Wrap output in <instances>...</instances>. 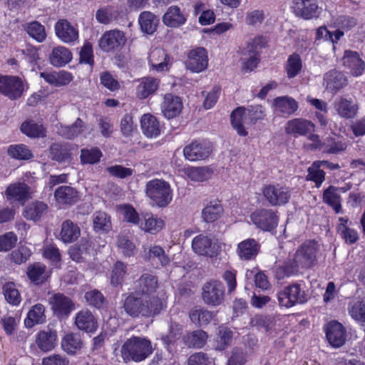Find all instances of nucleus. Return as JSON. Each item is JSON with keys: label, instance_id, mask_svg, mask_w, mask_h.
<instances>
[{"label": "nucleus", "instance_id": "obj_48", "mask_svg": "<svg viewBox=\"0 0 365 365\" xmlns=\"http://www.w3.org/2000/svg\"><path fill=\"white\" fill-rule=\"evenodd\" d=\"M49 152L51 158L59 163L71 159V153L66 144L53 143L50 146Z\"/></svg>", "mask_w": 365, "mask_h": 365}, {"label": "nucleus", "instance_id": "obj_46", "mask_svg": "<svg viewBox=\"0 0 365 365\" xmlns=\"http://www.w3.org/2000/svg\"><path fill=\"white\" fill-rule=\"evenodd\" d=\"M323 201L332 207L336 213L341 211V197L336 187L330 185L324 191Z\"/></svg>", "mask_w": 365, "mask_h": 365}, {"label": "nucleus", "instance_id": "obj_36", "mask_svg": "<svg viewBox=\"0 0 365 365\" xmlns=\"http://www.w3.org/2000/svg\"><path fill=\"white\" fill-rule=\"evenodd\" d=\"M83 341L78 334L68 333L61 341V347L67 354H75L81 349Z\"/></svg>", "mask_w": 365, "mask_h": 365}, {"label": "nucleus", "instance_id": "obj_29", "mask_svg": "<svg viewBox=\"0 0 365 365\" xmlns=\"http://www.w3.org/2000/svg\"><path fill=\"white\" fill-rule=\"evenodd\" d=\"M260 246L254 239H247L238 245L237 254L241 259L250 260L255 258L259 251Z\"/></svg>", "mask_w": 365, "mask_h": 365}, {"label": "nucleus", "instance_id": "obj_44", "mask_svg": "<svg viewBox=\"0 0 365 365\" xmlns=\"http://www.w3.org/2000/svg\"><path fill=\"white\" fill-rule=\"evenodd\" d=\"M21 131L30 138H43L46 136V129L42 124L33 120H26L21 125Z\"/></svg>", "mask_w": 365, "mask_h": 365}, {"label": "nucleus", "instance_id": "obj_41", "mask_svg": "<svg viewBox=\"0 0 365 365\" xmlns=\"http://www.w3.org/2000/svg\"><path fill=\"white\" fill-rule=\"evenodd\" d=\"M207 337V334L205 331L197 329L186 334L182 339L189 347L200 349L205 344Z\"/></svg>", "mask_w": 365, "mask_h": 365}, {"label": "nucleus", "instance_id": "obj_26", "mask_svg": "<svg viewBox=\"0 0 365 365\" xmlns=\"http://www.w3.org/2000/svg\"><path fill=\"white\" fill-rule=\"evenodd\" d=\"M160 80L153 77H144L138 80L136 96L139 99H145L158 89Z\"/></svg>", "mask_w": 365, "mask_h": 365}, {"label": "nucleus", "instance_id": "obj_39", "mask_svg": "<svg viewBox=\"0 0 365 365\" xmlns=\"http://www.w3.org/2000/svg\"><path fill=\"white\" fill-rule=\"evenodd\" d=\"M138 21L143 32L153 34L157 29L159 19L153 13L143 11L140 14Z\"/></svg>", "mask_w": 365, "mask_h": 365}, {"label": "nucleus", "instance_id": "obj_5", "mask_svg": "<svg viewBox=\"0 0 365 365\" xmlns=\"http://www.w3.org/2000/svg\"><path fill=\"white\" fill-rule=\"evenodd\" d=\"M223 245L217 239L202 234L195 237L192 242V248L195 253L210 258L220 255Z\"/></svg>", "mask_w": 365, "mask_h": 365}, {"label": "nucleus", "instance_id": "obj_52", "mask_svg": "<svg viewBox=\"0 0 365 365\" xmlns=\"http://www.w3.org/2000/svg\"><path fill=\"white\" fill-rule=\"evenodd\" d=\"M8 155L16 160H29L34 157L32 152L24 144L11 145L8 148Z\"/></svg>", "mask_w": 365, "mask_h": 365}, {"label": "nucleus", "instance_id": "obj_57", "mask_svg": "<svg viewBox=\"0 0 365 365\" xmlns=\"http://www.w3.org/2000/svg\"><path fill=\"white\" fill-rule=\"evenodd\" d=\"M46 266L36 263L28 268L27 274L29 279L36 283H43L46 280Z\"/></svg>", "mask_w": 365, "mask_h": 365}, {"label": "nucleus", "instance_id": "obj_17", "mask_svg": "<svg viewBox=\"0 0 365 365\" xmlns=\"http://www.w3.org/2000/svg\"><path fill=\"white\" fill-rule=\"evenodd\" d=\"M94 249L92 244L84 239L79 244L71 246L68 250V254L72 260L76 262H82L94 255Z\"/></svg>", "mask_w": 365, "mask_h": 365}, {"label": "nucleus", "instance_id": "obj_32", "mask_svg": "<svg viewBox=\"0 0 365 365\" xmlns=\"http://www.w3.org/2000/svg\"><path fill=\"white\" fill-rule=\"evenodd\" d=\"M56 202L62 205H71L77 202L78 192L71 186L63 185L58 187L54 192Z\"/></svg>", "mask_w": 365, "mask_h": 365}, {"label": "nucleus", "instance_id": "obj_47", "mask_svg": "<svg viewBox=\"0 0 365 365\" xmlns=\"http://www.w3.org/2000/svg\"><path fill=\"white\" fill-rule=\"evenodd\" d=\"M24 29L30 37L38 43L44 41L46 38L45 27L37 21H34L23 25Z\"/></svg>", "mask_w": 365, "mask_h": 365}, {"label": "nucleus", "instance_id": "obj_50", "mask_svg": "<svg viewBox=\"0 0 365 365\" xmlns=\"http://www.w3.org/2000/svg\"><path fill=\"white\" fill-rule=\"evenodd\" d=\"M189 317L194 324L202 326L210 323L212 318V314L208 310L196 307L190 310Z\"/></svg>", "mask_w": 365, "mask_h": 365}, {"label": "nucleus", "instance_id": "obj_4", "mask_svg": "<svg viewBox=\"0 0 365 365\" xmlns=\"http://www.w3.org/2000/svg\"><path fill=\"white\" fill-rule=\"evenodd\" d=\"M145 193L158 207L167 206L172 200L173 192L168 182L161 179L148 181L145 186Z\"/></svg>", "mask_w": 365, "mask_h": 365}, {"label": "nucleus", "instance_id": "obj_25", "mask_svg": "<svg viewBox=\"0 0 365 365\" xmlns=\"http://www.w3.org/2000/svg\"><path fill=\"white\" fill-rule=\"evenodd\" d=\"M75 324L78 329L86 332H93L98 327L96 318L88 309L81 310L76 314Z\"/></svg>", "mask_w": 365, "mask_h": 365}, {"label": "nucleus", "instance_id": "obj_27", "mask_svg": "<svg viewBox=\"0 0 365 365\" xmlns=\"http://www.w3.org/2000/svg\"><path fill=\"white\" fill-rule=\"evenodd\" d=\"M346 81L344 74L335 69L327 72L324 76V84L330 92H337L346 85Z\"/></svg>", "mask_w": 365, "mask_h": 365}, {"label": "nucleus", "instance_id": "obj_19", "mask_svg": "<svg viewBox=\"0 0 365 365\" xmlns=\"http://www.w3.org/2000/svg\"><path fill=\"white\" fill-rule=\"evenodd\" d=\"M182 102L180 97L171 93H167L164 96V101L161 108L163 115L168 119L178 116L182 109Z\"/></svg>", "mask_w": 365, "mask_h": 365}, {"label": "nucleus", "instance_id": "obj_60", "mask_svg": "<svg viewBox=\"0 0 365 365\" xmlns=\"http://www.w3.org/2000/svg\"><path fill=\"white\" fill-rule=\"evenodd\" d=\"M307 172V180L314 182L316 187H319L325 180V173L315 165V162L308 168Z\"/></svg>", "mask_w": 365, "mask_h": 365}, {"label": "nucleus", "instance_id": "obj_51", "mask_svg": "<svg viewBox=\"0 0 365 365\" xmlns=\"http://www.w3.org/2000/svg\"><path fill=\"white\" fill-rule=\"evenodd\" d=\"M223 209L219 202H211L202 212V217L207 222L217 220L222 214Z\"/></svg>", "mask_w": 365, "mask_h": 365}, {"label": "nucleus", "instance_id": "obj_10", "mask_svg": "<svg viewBox=\"0 0 365 365\" xmlns=\"http://www.w3.org/2000/svg\"><path fill=\"white\" fill-rule=\"evenodd\" d=\"M263 195L272 206L287 204L290 198V190L287 187L279 185H267L263 190Z\"/></svg>", "mask_w": 365, "mask_h": 365}, {"label": "nucleus", "instance_id": "obj_62", "mask_svg": "<svg viewBox=\"0 0 365 365\" xmlns=\"http://www.w3.org/2000/svg\"><path fill=\"white\" fill-rule=\"evenodd\" d=\"M232 339V331L227 328L220 329L216 339L215 349L217 350H224L230 344Z\"/></svg>", "mask_w": 365, "mask_h": 365}, {"label": "nucleus", "instance_id": "obj_6", "mask_svg": "<svg viewBox=\"0 0 365 365\" xmlns=\"http://www.w3.org/2000/svg\"><path fill=\"white\" fill-rule=\"evenodd\" d=\"M277 298L279 304L287 308L292 307L297 304H303L307 300L305 292L297 283L285 287L278 292Z\"/></svg>", "mask_w": 365, "mask_h": 365}, {"label": "nucleus", "instance_id": "obj_3", "mask_svg": "<svg viewBox=\"0 0 365 365\" xmlns=\"http://www.w3.org/2000/svg\"><path fill=\"white\" fill-rule=\"evenodd\" d=\"M124 362L145 360L153 352L150 340L144 337L133 336L125 341L120 349Z\"/></svg>", "mask_w": 365, "mask_h": 365}, {"label": "nucleus", "instance_id": "obj_9", "mask_svg": "<svg viewBox=\"0 0 365 365\" xmlns=\"http://www.w3.org/2000/svg\"><path fill=\"white\" fill-rule=\"evenodd\" d=\"M224 294V286L219 281L210 280L202 287V298L204 302L208 305H220L223 302Z\"/></svg>", "mask_w": 365, "mask_h": 365}, {"label": "nucleus", "instance_id": "obj_7", "mask_svg": "<svg viewBox=\"0 0 365 365\" xmlns=\"http://www.w3.org/2000/svg\"><path fill=\"white\" fill-rule=\"evenodd\" d=\"M251 221L259 229L270 232L278 224V217L271 209H259L253 212L250 215Z\"/></svg>", "mask_w": 365, "mask_h": 365}, {"label": "nucleus", "instance_id": "obj_59", "mask_svg": "<svg viewBox=\"0 0 365 365\" xmlns=\"http://www.w3.org/2000/svg\"><path fill=\"white\" fill-rule=\"evenodd\" d=\"M127 272V267L122 262L115 263L111 273L110 283L113 286H118L121 284Z\"/></svg>", "mask_w": 365, "mask_h": 365}, {"label": "nucleus", "instance_id": "obj_63", "mask_svg": "<svg viewBox=\"0 0 365 365\" xmlns=\"http://www.w3.org/2000/svg\"><path fill=\"white\" fill-rule=\"evenodd\" d=\"M117 246L125 257H130L135 254V245L125 235H121L118 237Z\"/></svg>", "mask_w": 365, "mask_h": 365}, {"label": "nucleus", "instance_id": "obj_12", "mask_svg": "<svg viewBox=\"0 0 365 365\" xmlns=\"http://www.w3.org/2000/svg\"><path fill=\"white\" fill-rule=\"evenodd\" d=\"M126 41L123 31L111 30L106 32L100 39L99 45L105 51H110L124 46Z\"/></svg>", "mask_w": 365, "mask_h": 365}, {"label": "nucleus", "instance_id": "obj_14", "mask_svg": "<svg viewBox=\"0 0 365 365\" xmlns=\"http://www.w3.org/2000/svg\"><path fill=\"white\" fill-rule=\"evenodd\" d=\"M292 8L297 16L304 19L317 17L319 14V6L315 0H295Z\"/></svg>", "mask_w": 365, "mask_h": 365}, {"label": "nucleus", "instance_id": "obj_8", "mask_svg": "<svg viewBox=\"0 0 365 365\" xmlns=\"http://www.w3.org/2000/svg\"><path fill=\"white\" fill-rule=\"evenodd\" d=\"M24 84L17 76H0V93L11 100L19 98L24 93Z\"/></svg>", "mask_w": 365, "mask_h": 365}, {"label": "nucleus", "instance_id": "obj_56", "mask_svg": "<svg viewBox=\"0 0 365 365\" xmlns=\"http://www.w3.org/2000/svg\"><path fill=\"white\" fill-rule=\"evenodd\" d=\"M212 170L207 167L191 168L187 170L188 178L196 182H202L211 178Z\"/></svg>", "mask_w": 365, "mask_h": 365}, {"label": "nucleus", "instance_id": "obj_18", "mask_svg": "<svg viewBox=\"0 0 365 365\" xmlns=\"http://www.w3.org/2000/svg\"><path fill=\"white\" fill-rule=\"evenodd\" d=\"M31 189L24 182H15L6 188L5 195L7 199L24 203L31 198Z\"/></svg>", "mask_w": 365, "mask_h": 365}, {"label": "nucleus", "instance_id": "obj_15", "mask_svg": "<svg viewBox=\"0 0 365 365\" xmlns=\"http://www.w3.org/2000/svg\"><path fill=\"white\" fill-rule=\"evenodd\" d=\"M49 302L56 315L58 317H67L74 309V304L71 299L61 293L53 294Z\"/></svg>", "mask_w": 365, "mask_h": 365}, {"label": "nucleus", "instance_id": "obj_20", "mask_svg": "<svg viewBox=\"0 0 365 365\" xmlns=\"http://www.w3.org/2000/svg\"><path fill=\"white\" fill-rule=\"evenodd\" d=\"M342 61L343 65L354 76H361L365 69V63L356 51H346Z\"/></svg>", "mask_w": 365, "mask_h": 365}, {"label": "nucleus", "instance_id": "obj_11", "mask_svg": "<svg viewBox=\"0 0 365 365\" xmlns=\"http://www.w3.org/2000/svg\"><path fill=\"white\" fill-rule=\"evenodd\" d=\"M208 58L206 50L198 47L191 50L185 62L186 68L192 72L199 73L207 68Z\"/></svg>", "mask_w": 365, "mask_h": 365}, {"label": "nucleus", "instance_id": "obj_53", "mask_svg": "<svg viewBox=\"0 0 365 365\" xmlns=\"http://www.w3.org/2000/svg\"><path fill=\"white\" fill-rule=\"evenodd\" d=\"M302 68V63L299 55L295 53L290 55L285 66L288 78L295 77L301 71Z\"/></svg>", "mask_w": 365, "mask_h": 365}, {"label": "nucleus", "instance_id": "obj_22", "mask_svg": "<svg viewBox=\"0 0 365 365\" xmlns=\"http://www.w3.org/2000/svg\"><path fill=\"white\" fill-rule=\"evenodd\" d=\"M158 287L157 277L149 273L142 274L135 282L136 292L143 296L150 297L156 291Z\"/></svg>", "mask_w": 365, "mask_h": 365}, {"label": "nucleus", "instance_id": "obj_54", "mask_svg": "<svg viewBox=\"0 0 365 365\" xmlns=\"http://www.w3.org/2000/svg\"><path fill=\"white\" fill-rule=\"evenodd\" d=\"M3 293L6 302L12 305H18L21 301L19 290L16 288L14 282H7L3 287Z\"/></svg>", "mask_w": 365, "mask_h": 365}, {"label": "nucleus", "instance_id": "obj_21", "mask_svg": "<svg viewBox=\"0 0 365 365\" xmlns=\"http://www.w3.org/2000/svg\"><path fill=\"white\" fill-rule=\"evenodd\" d=\"M326 336L329 344L334 347H340L346 340V333L342 324L331 322L326 329Z\"/></svg>", "mask_w": 365, "mask_h": 365}, {"label": "nucleus", "instance_id": "obj_16", "mask_svg": "<svg viewBox=\"0 0 365 365\" xmlns=\"http://www.w3.org/2000/svg\"><path fill=\"white\" fill-rule=\"evenodd\" d=\"M314 127V125L309 120L304 118H294L286 123L285 132L288 135L298 137L313 132Z\"/></svg>", "mask_w": 365, "mask_h": 365}, {"label": "nucleus", "instance_id": "obj_61", "mask_svg": "<svg viewBox=\"0 0 365 365\" xmlns=\"http://www.w3.org/2000/svg\"><path fill=\"white\" fill-rule=\"evenodd\" d=\"M84 297L89 305L98 309L101 308L106 301L103 294L98 289H93L86 292Z\"/></svg>", "mask_w": 365, "mask_h": 365}, {"label": "nucleus", "instance_id": "obj_55", "mask_svg": "<svg viewBox=\"0 0 365 365\" xmlns=\"http://www.w3.org/2000/svg\"><path fill=\"white\" fill-rule=\"evenodd\" d=\"M93 229L96 232H108L111 228L110 217L103 212H96L93 219Z\"/></svg>", "mask_w": 365, "mask_h": 365}, {"label": "nucleus", "instance_id": "obj_34", "mask_svg": "<svg viewBox=\"0 0 365 365\" xmlns=\"http://www.w3.org/2000/svg\"><path fill=\"white\" fill-rule=\"evenodd\" d=\"M230 118L232 128L237 131L238 135L247 136L248 133L244 126L248 120L246 110L239 107L232 111Z\"/></svg>", "mask_w": 365, "mask_h": 365}, {"label": "nucleus", "instance_id": "obj_40", "mask_svg": "<svg viewBox=\"0 0 365 365\" xmlns=\"http://www.w3.org/2000/svg\"><path fill=\"white\" fill-rule=\"evenodd\" d=\"M72 58L70 51L63 47L58 46L53 49L49 56L51 63L56 67H61L68 63Z\"/></svg>", "mask_w": 365, "mask_h": 365}, {"label": "nucleus", "instance_id": "obj_30", "mask_svg": "<svg viewBox=\"0 0 365 365\" xmlns=\"http://www.w3.org/2000/svg\"><path fill=\"white\" fill-rule=\"evenodd\" d=\"M81 235L79 227L71 220H66L61 224L60 239L64 243H72L75 242Z\"/></svg>", "mask_w": 365, "mask_h": 365}, {"label": "nucleus", "instance_id": "obj_49", "mask_svg": "<svg viewBox=\"0 0 365 365\" xmlns=\"http://www.w3.org/2000/svg\"><path fill=\"white\" fill-rule=\"evenodd\" d=\"M164 226V222L159 218H155L151 214L144 216V221L140 222V227L146 232L155 234L160 231Z\"/></svg>", "mask_w": 365, "mask_h": 365}, {"label": "nucleus", "instance_id": "obj_31", "mask_svg": "<svg viewBox=\"0 0 365 365\" xmlns=\"http://www.w3.org/2000/svg\"><path fill=\"white\" fill-rule=\"evenodd\" d=\"M275 111L284 115L289 116L298 108L297 102L292 98L282 96L274 100Z\"/></svg>", "mask_w": 365, "mask_h": 365}, {"label": "nucleus", "instance_id": "obj_2", "mask_svg": "<svg viewBox=\"0 0 365 365\" xmlns=\"http://www.w3.org/2000/svg\"><path fill=\"white\" fill-rule=\"evenodd\" d=\"M319 245L315 240L304 242L296 251L292 259L287 262L284 268L287 275L294 274L300 269L310 268L317 263Z\"/></svg>", "mask_w": 365, "mask_h": 365}, {"label": "nucleus", "instance_id": "obj_37", "mask_svg": "<svg viewBox=\"0 0 365 365\" xmlns=\"http://www.w3.org/2000/svg\"><path fill=\"white\" fill-rule=\"evenodd\" d=\"M163 23L170 27H178L186 21L185 16L176 6H170L163 17Z\"/></svg>", "mask_w": 365, "mask_h": 365}, {"label": "nucleus", "instance_id": "obj_42", "mask_svg": "<svg viewBox=\"0 0 365 365\" xmlns=\"http://www.w3.org/2000/svg\"><path fill=\"white\" fill-rule=\"evenodd\" d=\"M45 308L41 304H36L32 307L27 314L24 321L26 327L31 328L37 324L43 323L45 321Z\"/></svg>", "mask_w": 365, "mask_h": 365}, {"label": "nucleus", "instance_id": "obj_33", "mask_svg": "<svg viewBox=\"0 0 365 365\" xmlns=\"http://www.w3.org/2000/svg\"><path fill=\"white\" fill-rule=\"evenodd\" d=\"M169 61L170 57L163 48H156L150 53V64L153 69L158 71L168 69Z\"/></svg>", "mask_w": 365, "mask_h": 365}, {"label": "nucleus", "instance_id": "obj_45", "mask_svg": "<svg viewBox=\"0 0 365 365\" xmlns=\"http://www.w3.org/2000/svg\"><path fill=\"white\" fill-rule=\"evenodd\" d=\"M143 132L148 137L157 136L160 133L159 123L152 115L145 114L141 118Z\"/></svg>", "mask_w": 365, "mask_h": 365}, {"label": "nucleus", "instance_id": "obj_38", "mask_svg": "<svg viewBox=\"0 0 365 365\" xmlns=\"http://www.w3.org/2000/svg\"><path fill=\"white\" fill-rule=\"evenodd\" d=\"M48 205L41 201H35L29 204L24 212V217L30 220L38 221L47 213Z\"/></svg>", "mask_w": 365, "mask_h": 365}, {"label": "nucleus", "instance_id": "obj_35", "mask_svg": "<svg viewBox=\"0 0 365 365\" xmlns=\"http://www.w3.org/2000/svg\"><path fill=\"white\" fill-rule=\"evenodd\" d=\"M56 332L51 329L41 331L36 337V343L43 351L47 352L56 346Z\"/></svg>", "mask_w": 365, "mask_h": 365}, {"label": "nucleus", "instance_id": "obj_43", "mask_svg": "<svg viewBox=\"0 0 365 365\" xmlns=\"http://www.w3.org/2000/svg\"><path fill=\"white\" fill-rule=\"evenodd\" d=\"M144 257L150 261L158 259L162 266H166L170 262L169 257L165 254L164 250L158 245L145 247Z\"/></svg>", "mask_w": 365, "mask_h": 365}, {"label": "nucleus", "instance_id": "obj_1", "mask_svg": "<svg viewBox=\"0 0 365 365\" xmlns=\"http://www.w3.org/2000/svg\"><path fill=\"white\" fill-rule=\"evenodd\" d=\"M123 309L132 317L140 315L148 317L159 314L163 309V302L159 297L155 296L138 297L131 294L125 299Z\"/></svg>", "mask_w": 365, "mask_h": 365}, {"label": "nucleus", "instance_id": "obj_23", "mask_svg": "<svg viewBox=\"0 0 365 365\" xmlns=\"http://www.w3.org/2000/svg\"><path fill=\"white\" fill-rule=\"evenodd\" d=\"M56 36L63 42L69 43L78 39V31L66 19L58 20L55 25Z\"/></svg>", "mask_w": 365, "mask_h": 365}, {"label": "nucleus", "instance_id": "obj_13", "mask_svg": "<svg viewBox=\"0 0 365 365\" xmlns=\"http://www.w3.org/2000/svg\"><path fill=\"white\" fill-rule=\"evenodd\" d=\"M212 149L205 142L195 141L185 146L183 153L186 159L190 161L202 160L209 157Z\"/></svg>", "mask_w": 365, "mask_h": 365}, {"label": "nucleus", "instance_id": "obj_58", "mask_svg": "<svg viewBox=\"0 0 365 365\" xmlns=\"http://www.w3.org/2000/svg\"><path fill=\"white\" fill-rule=\"evenodd\" d=\"M102 153L97 148H84L81 150V162L83 164H96L100 161Z\"/></svg>", "mask_w": 365, "mask_h": 365}, {"label": "nucleus", "instance_id": "obj_64", "mask_svg": "<svg viewBox=\"0 0 365 365\" xmlns=\"http://www.w3.org/2000/svg\"><path fill=\"white\" fill-rule=\"evenodd\" d=\"M349 312L352 318L356 320L365 322V302L357 301L349 308Z\"/></svg>", "mask_w": 365, "mask_h": 365}, {"label": "nucleus", "instance_id": "obj_24", "mask_svg": "<svg viewBox=\"0 0 365 365\" xmlns=\"http://www.w3.org/2000/svg\"><path fill=\"white\" fill-rule=\"evenodd\" d=\"M86 129V123L80 118L71 125L59 124L57 125V133L68 140H72L81 135Z\"/></svg>", "mask_w": 365, "mask_h": 365}, {"label": "nucleus", "instance_id": "obj_28", "mask_svg": "<svg viewBox=\"0 0 365 365\" xmlns=\"http://www.w3.org/2000/svg\"><path fill=\"white\" fill-rule=\"evenodd\" d=\"M334 107L338 115L346 119L354 118L359 110L356 103L343 97H340L335 101Z\"/></svg>", "mask_w": 365, "mask_h": 365}]
</instances>
